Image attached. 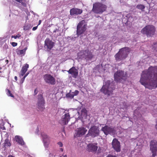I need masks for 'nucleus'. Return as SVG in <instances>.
Listing matches in <instances>:
<instances>
[{
    "label": "nucleus",
    "instance_id": "nucleus-1",
    "mask_svg": "<svg viewBox=\"0 0 157 157\" xmlns=\"http://www.w3.org/2000/svg\"><path fill=\"white\" fill-rule=\"evenodd\" d=\"M140 82L146 88L150 90L157 87V66L150 67L143 71Z\"/></svg>",
    "mask_w": 157,
    "mask_h": 157
},
{
    "label": "nucleus",
    "instance_id": "nucleus-2",
    "mask_svg": "<svg viewBox=\"0 0 157 157\" xmlns=\"http://www.w3.org/2000/svg\"><path fill=\"white\" fill-rule=\"evenodd\" d=\"M130 51L129 48L128 47L121 48L119 52L115 55V59L117 61H120L125 59L127 57Z\"/></svg>",
    "mask_w": 157,
    "mask_h": 157
},
{
    "label": "nucleus",
    "instance_id": "nucleus-3",
    "mask_svg": "<svg viewBox=\"0 0 157 157\" xmlns=\"http://www.w3.org/2000/svg\"><path fill=\"white\" fill-rule=\"evenodd\" d=\"M107 6L101 2H96L93 4L92 12L97 14H101L105 11Z\"/></svg>",
    "mask_w": 157,
    "mask_h": 157
},
{
    "label": "nucleus",
    "instance_id": "nucleus-4",
    "mask_svg": "<svg viewBox=\"0 0 157 157\" xmlns=\"http://www.w3.org/2000/svg\"><path fill=\"white\" fill-rule=\"evenodd\" d=\"M114 80L117 82H123L127 79V73L124 71L118 70L116 72L114 75Z\"/></svg>",
    "mask_w": 157,
    "mask_h": 157
},
{
    "label": "nucleus",
    "instance_id": "nucleus-5",
    "mask_svg": "<svg viewBox=\"0 0 157 157\" xmlns=\"http://www.w3.org/2000/svg\"><path fill=\"white\" fill-rule=\"evenodd\" d=\"M155 31V28L152 25H147L144 27L141 31L143 34H145L147 37L152 36Z\"/></svg>",
    "mask_w": 157,
    "mask_h": 157
},
{
    "label": "nucleus",
    "instance_id": "nucleus-6",
    "mask_svg": "<svg viewBox=\"0 0 157 157\" xmlns=\"http://www.w3.org/2000/svg\"><path fill=\"white\" fill-rule=\"evenodd\" d=\"M77 56L79 59H85L87 60H90L94 57L92 53L88 49L79 52L78 53Z\"/></svg>",
    "mask_w": 157,
    "mask_h": 157
},
{
    "label": "nucleus",
    "instance_id": "nucleus-7",
    "mask_svg": "<svg viewBox=\"0 0 157 157\" xmlns=\"http://www.w3.org/2000/svg\"><path fill=\"white\" fill-rule=\"evenodd\" d=\"M86 26L85 20L81 21L77 26V34L79 36L83 34L86 30Z\"/></svg>",
    "mask_w": 157,
    "mask_h": 157
},
{
    "label": "nucleus",
    "instance_id": "nucleus-8",
    "mask_svg": "<svg viewBox=\"0 0 157 157\" xmlns=\"http://www.w3.org/2000/svg\"><path fill=\"white\" fill-rule=\"evenodd\" d=\"M37 108L39 110L43 111L45 109V101L42 94H39L37 96Z\"/></svg>",
    "mask_w": 157,
    "mask_h": 157
},
{
    "label": "nucleus",
    "instance_id": "nucleus-9",
    "mask_svg": "<svg viewBox=\"0 0 157 157\" xmlns=\"http://www.w3.org/2000/svg\"><path fill=\"white\" fill-rule=\"evenodd\" d=\"M107 82L105 85H103L101 89V91L105 94L109 95L113 94V91L114 90L113 87H110L109 83L107 84Z\"/></svg>",
    "mask_w": 157,
    "mask_h": 157
},
{
    "label": "nucleus",
    "instance_id": "nucleus-10",
    "mask_svg": "<svg viewBox=\"0 0 157 157\" xmlns=\"http://www.w3.org/2000/svg\"><path fill=\"white\" fill-rule=\"evenodd\" d=\"M43 78L45 82L47 84L51 85H54L55 84V78L50 74H46L44 75Z\"/></svg>",
    "mask_w": 157,
    "mask_h": 157
},
{
    "label": "nucleus",
    "instance_id": "nucleus-11",
    "mask_svg": "<svg viewBox=\"0 0 157 157\" xmlns=\"http://www.w3.org/2000/svg\"><path fill=\"white\" fill-rule=\"evenodd\" d=\"M99 132V130L98 128L96 126H94L90 128L86 136H88V135H90L93 137H95L98 136Z\"/></svg>",
    "mask_w": 157,
    "mask_h": 157
},
{
    "label": "nucleus",
    "instance_id": "nucleus-12",
    "mask_svg": "<svg viewBox=\"0 0 157 157\" xmlns=\"http://www.w3.org/2000/svg\"><path fill=\"white\" fill-rule=\"evenodd\" d=\"M101 130L106 135L108 134H113L115 132V130L113 128L107 125H106L104 127H102L101 129Z\"/></svg>",
    "mask_w": 157,
    "mask_h": 157
},
{
    "label": "nucleus",
    "instance_id": "nucleus-13",
    "mask_svg": "<svg viewBox=\"0 0 157 157\" xmlns=\"http://www.w3.org/2000/svg\"><path fill=\"white\" fill-rule=\"evenodd\" d=\"M97 144L95 143H89L87 146V150L89 152L93 153H96L97 150L98 149V147L97 145Z\"/></svg>",
    "mask_w": 157,
    "mask_h": 157
},
{
    "label": "nucleus",
    "instance_id": "nucleus-14",
    "mask_svg": "<svg viewBox=\"0 0 157 157\" xmlns=\"http://www.w3.org/2000/svg\"><path fill=\"white\" fill-rule=\"evenodd\" d=\"M70 119V116L69 113L64 114L59 121V123L63 125L67 124Z\"/></svg>",
    "mask_w": 157,
    "mask_h": 157
},
{
    "label": "nucleus",
    "instance_id": "nucleus-15",
    "mask_svg": "<svg viewBox=\"0 0 157 157\" xmlns=\"http://www.w3.org/2000/svg\"><path fill=\"white\" fill-rule=\"evenodd\" d=\"M87 130L84 127H80L77 128L75 131V133L74 135L75 137H78L85 134Z\"/></svg>",
    "mask_w": 157,
    "mask_h": 157
},
{
    "label": "nucleus",
    "instance_id": "nucleus-16",
    "mask_svg": "<svg viewBox=\"0 0 157 157\" xmlns=\"http://www.w3.org/2000/svg\"><path fill=\"white\" fill-rule=\"evenodd\" d=\"M112 145L113 148L116 151H120V143L117 140L116 138L114 139L112 142Z\"/></svg>",
    "mask_w": 157,
    "mask_h": 157
},
{
    "label": "nucleus",
    "instance_id": "nucleus-17",
    "mask_svg": "<svg viewBox=\"0 0 157 157\" xmlns=\"http://www.w3.org/2000/svg\"><path fill=\"white\" fill-rule=\"evenodd\" d=\"M67 71L69 74L71 75L74 78H77L78 75V71L75 67H73Z\"/></svg>",
    "mask_w": 157,
    "mask_h": 157
},
{
    "label": "nucleus",
    "instance_id": "nucleus-18",
    "mask_svg": "<svg viewBox=\"0 0 157 157\" xmlns=\"http://www.w3.org/2000/svg\"><path fill=\"white\" fill-rule=\"evenodd\" d=\"M55 43L49 38H46L44 41L45 46H46L49 50H51L54 46Z\"/></svg>",
    "mask_w": 157,
    "mask_h": 157
},
{
    "label": "nucleus",
    "instance_id": "nucleus-19",
    "mask_svg": "<svg viewBox=\"0 0 157 157\" xmlns=\"http://www.w3.org/2000/svg\"><path fill=\"white\" fill-rule=\"evenodd\" d=\"M82 11V9L74 8L71 9L70 11V14L71 16L78 15L81 14Z\"/></svg>",
    "mask_w": 157,
    "mask_h": 157
},
{
    "label": "nucleus",
    "instance_id": "nucleus-20",
    "mask_svg": "<svg viewBox=\"0 0 157 157\" xmlns=\"http://www.w3.org/2000/svg\"><path fill=\"white\" fill-rule=\"evenodd\" d=\"M41 135L42 137L44 144L45 145L46 144L48 145L50 142L49 137L44 132L41 133Z\"/></svg>",
    "mask_w": 157,
    "mask_h": 157
},
{
    "label": "nucleus",
    "instance_id": "nucleus-21",
    "mask_svg": "<svg viewBox=\"0 0 157 157\" xmlns=\"http://www.w3.org/2000/svg\"><path fill=\"white\" fill-rule=\"evenodd\" d=\"M150 150H157V141L155 140H151L150 142Z\"/></svg>",
    "mask_w": 157,
    "mask_h": 157
},
{
    "label": "nucleus",
    "instance_id": "nucleus-22",
    "mask_svg": "<svg viewBox=\"0 0 157 157\" xmlns=\"http://www.w3.org/2000/svg\"><path fill=\"white\" fill-rule=\"evenodd\" d=\"M29 67V65L28 64H25V65L22 67L21 71V75L23 76L25 74L27 71Z\"/></svg>",
    "mask_w": 157,
    "mask_h": 157
},
{
    "label": "nucleus",
    "instance_id": "nucleus-23",
    "mask_svg": "<svg viewBox=\"0 0 157 157\" xmlns=\"http://www.w3.org/2000/svg\"><path fill=\"white\" fill-rule=\"evenodd\" d=\"M15 139L16 142H18L19 144L21 145H24L25 143L23 140L20 136H15Z\"/></svg>",
    "mask_w": 157,
    "mask_h": 157
},
{
    "label": "nucleus",
    "instance_id": "nucleus-24",
    "mask_svg": "<svg viewBox=\"0 0 157 157\" xmlns=\"http://www.w3.org/2000/svg\"><path fill=\"white\" fill-rule=\"evenodd\" d=\"M3 147L4 148V150L8 147H10L11 145V143L8 139H6L5 140L4 143Z\"/></svg>",
    "mask_w": 157,
    "mask_h": 157
},
{
    "label": "nucleus",
    "instance_id": "nucleus-25",
    "mask_svg": "<svg viewBox=\"0 0 157 157\" xmlns=\"http://www.w3.org/2000/svg\"><path fill=\"white\" fill-rule=\"evenodd\" d=\"M136 8L141 10L142 12H143L144 11L145 6L143 5L139 4L137 5L136 6Z\"/></svg>",
    "mask_w": 157,
    "mask_h": 157
},
{
    "label": "nucleus",
    "instance_id": "nucleus-26",
    "mask_svg": "<svg viewBox=\"0 0 157 157\" xmlns=\"http://www.w3.org/2000/svg\"><path fill=\"white\" fill-rule=\"evenodd\" d=\"M81 115L86 116L87 115V111L85 108H83L81 111Z\"/></svg>",
    "mask_w": 157,
    "mask_h": 157
},
{
    "label": "nucleus",
    "instance_id": "nucleus-27",
    "mask_svg": "<svg viewBox=\"0 0 157 157\" xmlns=\"http://www.w3.org/2000/svg\"><path fill=\"white\" fill-rule=\"evenodd\" d=\"M6 94L8 96H10L13 98L14 97V95L11 94V91L9 89H6Z\"/></svg>",
    "mask_w": 157,
    "mask_h": 157
},
{
    "label": "nucleus",
    "instance_id": "nucleus-28",
    "mask_svg": "<svg viewBox=\"0 0 157 157\" xmlns=\"http://www.w3.org/2000/svg\"><path fill=\"white\" fill-rule=\"evenodd\" d=\"M74 93H70L69 92V93L67 94L66 95V96L67 98H72L74 97V95H73Z\"/></svg>",
    "mask_w": 157,
    "mask_h": 157
},
{
    "label": "nucleus",
    "instance_id": "nucleus-29",
    "mask_svg": "<svg viewBox=\"0 0 157 157\" xmlns=\"http://www.w3.org/2000/svg\"><path fill=\"white\" fill-rule=\"evenodd\" d=\"M17 53V55H24L25 53L24 52L23 50H17L16 51Z\"/></svg>",
    "mask_w": 157,
    "mask_h": 157
},
{
    "label": "nucleus",
    "instance_id": "nucleus-30",
    "mask_svg": "<svg viewBox=\"0 0 157 157\" xmlns=\"http://www.w3.org/2000/svg\"><path fill=\"white\" fill-rule=\"evenodd\" d=\"M103 149L101 147H99L98 148V150H97L96 153L97 154H99L102 152H103Z\"/></svg>",
    "mask_w": 157,
    "mask_h": 157
},
{
    "label": "nucleus",
    "instance_id": "nucleus-31",
    "mask_svg": "<svg viewBox=\"0 0 157 157\" xmlns=\"http://www.w3.org/2000/svg\"><path fill=\"white\" fill-rule=\"evenodd\" d=\"M152 153V157H155L157 155L156 152L157 150H151Z\"/></svg>",
    "mask_w": 157,
    "mask_h": 157
},
{
    "label": "nucleus",
    "instance_id": "nucleus-32",
    "mask_svg": "<svg viewBox=\"0 0 157 157\" xmlns=\"http://www.w3.org/2000/svg\"><path fill=\"white\" fill-rule=\"evenodd\" d=\"M6 128L4 125L2 124H0V130H5Z\"/></svg>",
    "mask_w": 157,
    "mask_h": 157
},
{
    "label": "nucleus",
    "instance_id": "nucleus-33",
    "mask_svg": "<svg viewBox=\"0 0 157 157\" xmlns=\"http://www.w3.org/2000/svg\"><path fill=\"white\" fill-rule=\"evenodd\" d=\"M21 36V35H19V36L18 35H16V36H15V35H12L11 36V38H14L15 39H16L17 38H19Z\"/></svg>",
    "mask_w": 157,
    "mask_h": 157
},
{
    "label": "nucleus",
    "instance_id": "nucleus-34",
    "mask_svg": "<svg viewBox=\"0 0 157 157\" xmlns=\"http://www.w3.org/2000/svg\"><path fill=\"white\" fill-rule=\"evenodd\" d=\"M73 92L74 93L73 95H74V96H75L77 95L78 94L79 92L77 90H75V92Z\"/></svg>",
    "mask_w": 157,
    "mask_h": 157
},
{
    "label": "nucleus",
    "instance_id": "nucleus-35",
    "mask_svg": "<svg viewBox=\"0 0 157 157\" xmlns=\"http://www.w3.org/2000/svg\"><path fill=\"white\" fill-rule=\"evenodd\" d=\"M38 91L37 90V88H36L35 89L34 92V94L33 95L34 96L36 95L38 93Z\"/></svg>",
    "mask_w": 157,
    "mask_h": 157
},
{
    "label": "nucleus",
    "instance_id": "nucleus-36",
    "mask_svg": "<svg viewBox=\"0 0 157 157\" xmlns=\"http://www.w3.org/2000/svg\"><path fill=\"white\" fill-rule=\"evenodd\" d=\"M17 43H16V42H13L11 43L13 47L17 46Z\"/></svg>",
    "mask_w": 157,
    "mask_h": 157
},
{
    "label": "nucleus",
    "instance_id": "nucleus-37",
    "mask_svg": "<svg viewBox=\"0 0 157 157\" xmlns=\"http://www.w3.org/2000/svg\"><path fill=\"white\" fill-rule=\"evenodd\" d=\"M57 144H58V145L59 146V147H62L63 146V143L61 142H58Z\"/></svg>",
    "mask_w": 157,
    "mask_h": 157
},
{
    "label": "nucleus",
    "instance_id": "nucleus-38",
    "mask_svg": "<svg viewBox=\"0 0 157 157\" xmlns=\"http://www.w3.org/2000/svg\"><path fill=\"white\" fill-rule=\"evenodd\" d=\"M106 157H117V156L115 155H112L111 154H109Z\"/></svg>",
    "mask_w": 157,
    "mask_h": 157
},
{
    "label": "nucleus",
    "instance_id": "nucleus-39",
    "mask_svg": "<svg viewBox=\"0 0 157 157\" xmlns=\"http://www.w3.org/2000/svg\"><path fill=\"white\" fill-rule=\"evenodd\" d=\"M37 27H38V25L34 27L32 29V30L33 31H35V30H36L37 29Z\"/></svg>",
    "mask_w": 157,
    "mask_h": 157
},
{
    "label": "nucleus",
    "instance_id": "nucleus-40",
    "mask_svg": "<svg viewBox=\"0 0 157 157\" xmlns=\"http://www.w3.org/2000/svg\"><path fill=\"white\" fill-rule=\"evenodd\" d=\"M17 2H18L20 3H21L22 1V0H15Z\"/></svg>",
    "mask_w": 157,
    "mask_h": 157
},
{
    "label": "nucleus",
    "instance_id": "nucleus-41",
    "mask_svg": "<svg viewBox=\"0 0 157 157\" xmlns=\"http://www.w3.org/2000/svg\"><path fill=\"white\" fill-rule=\"evenodd\" d=\"M29 73L27 72L24 75V76L25 77H26L28 76V75H29Z\"/></svg>",
    "mask_w": 157,
    "mask_h": 157
},
{
    "label": "nucleus",
    "instance_id": "nucleus-42",
    "mask_svg": "<svg viewBox=\"0 0 157 157\" xmlns=\"http://www.w3.org/2000/svg\"><path fill=\"white\" fill-rule=\"evenodd\" d=\"M27 47H25L24 49H23V50L24 52L25 53V52L26 50L27 49Z\"/></svg>",
    "mask_w": 157,
    "mask_h": 157
},
{
    "label": "nucleus",
    "instance_id": "nucleus-43",
    "mask_svg": "<svg viewBox=\"0 0 157 157\" xmlns=\"http://www.w3.org/2000/svg\"><path fill=\"white\" fill-rule=\"evenodd\" d=\"M25 78L26 77L24 76L22 78L21 80L22 81V82H23L24 81Z\"/></svg>",
    "mask_w": 157,
    "mask_h": 157
},
{
    "label": "nucleus",
    "instance_id": "nucleus-44",
    "mask_svg": "<svg viewBox=\"0 0 157 157\" xmlns=\"http://www.w3.org/2000/svg\"><path fill=\"white\" fill-rule=\"evenodd\" d=\"M14 79L15 80L17 81V77L16 76H15L14 77Z\"/></svg>",
    "mask_w": 157,
    "mask_h": 157
},
{
    "label": "nucleus",
    "instance_id": "nucleus-45",
    "mask_svg": "<svg viewBox=\"0 0 157 157\" xmlns=\"http://www.w3.org/2000/svg\"><path fill=\"white\" fill-rule=\"evenodd\" d=\"M41 21L40 20L39 21V23H38V25H40V23H41Z\"/></svg>",
    "mask_w": 157,
    "mask_h": 157
},
{
    "label": "nucleus",
    "instance_id": "nucleus-46",
    "mask_svg": "<svg viewBox=\"0 0 157 157\" xmlns=\"http://www.w3.org/2000/svg\"><path fill=\"white\" fill-rule=\"evenodd\" d=\"M60 150L62 151H63V149L62 148H60Z\"/></svg>",
    "mask_w": 157,
    "mask_h": 157
},
{
    "label": "nucleus",
    "instance_id": "nucleus-47",
    "mask_svg": "<svg viewBox=\"0 0 157 157\" xmlns=\"http://www.w3.org/2000/svg\"><path fill=\"white\" fill-rule=\"evenodd\" d=\"M6 62L7 64L9 62V61L8 60H6Z\"/></svg>",
    "mask_w": 157,
    "mask_h": 157
},
{
    "label": "nucleus",
    "instance_id": "nucleus-48",
    "mask_svg": "<svg viewBox=\"0 0 157 157\" xmlns=\"http://www.w3.org/2000/svg\"><path fill=\"white\" fill-rule=\"evenodd\" d=\"M156 44H157V42H155L154 43V45H155Z\"/></svg>",
    "mask_w": 157,
    "mask_h": 157
},
{
    "label": "nucleus",
    "instance_id": "nucleus-49",
    "mask_svg": "<svg viewBox=\"0 0 157 157\" xmlns=\"http://www.w3.org/2000/svg\"><path fill=\"white\" fill-rule=\"evenodd\" d=\"M8 157H14L12 155H9L8 156Z\"/></svg>",
    "mask_w": 157,
    "mask_h": 157
},
{
    "label": "nucleus",
    "instance_id": "nucleus-50",
    "mask_svg": "<svg viewBox=\"0 0 157 157\" xmlns=\"http://www.w3.org/2000/svg\"><path fill=\"white\" fill-rule=\"evenodd\" d=\"M63 157H67V155H65L63 156Z\"/></svg>",
    "mask_w": 157,
    "mask_h": 157
}]
</instances>
